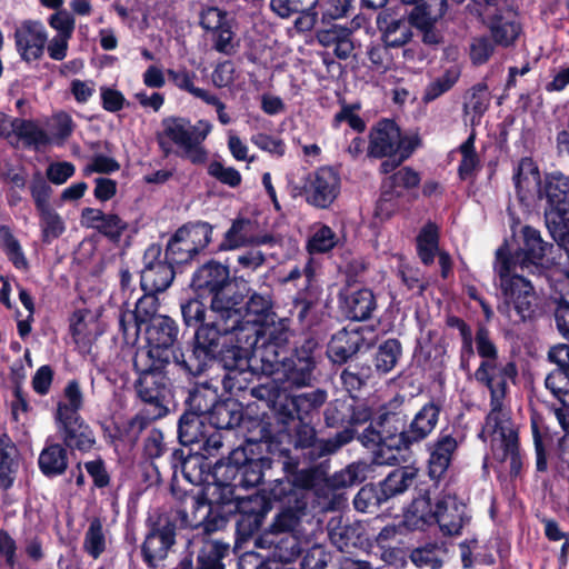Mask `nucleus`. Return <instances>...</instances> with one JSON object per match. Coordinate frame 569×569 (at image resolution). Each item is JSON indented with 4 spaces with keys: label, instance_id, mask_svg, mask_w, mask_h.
I'll use <instances>...</instances> for the list:
<instances>
[{
    "label": "nucleus",
    "instance_id": "obj_1",
    "mask_svg": "<svg viewBox=\"0 0 569 569\" xmlns=\"http://www.w3.org/2000/svg\"><path fill=\"white\" fill-rule=\"evenodd\" d=\"M476 349L482 361L475 372V379L485 385L491 395V409L481 436L485 439L490 438L495 459L500 462L509 461L510 473L517 476L521 469L518 432L503 409L508 382L516 378L517 368L513 362L498 360L497 348L485 328H479L476 333Z\"/></svg>",
    "mask_w": 569,
    "mask_h": 569
},
{
    "label": "nucleus",
    "instance_id": "obj_2",
    "mask_svg": "<svg viewBox=\"0 0 569 569\" xmlns=\"http://www.w3.org/2000/svg\"><path fill=\"white\" fill-rule=\"evenodd\" d=\"M495 271L501 290L498 311L512 322L531 318L537 301L536 292L531 283L517 273L516 262L508 258L503 248L497 250Z\"/></svg>",
    "mask_w": 569,
    "mask_h": 569
},
{
    "label": "nucleus",
    "instance_id": "obj_3",
    "mask_svg": "<svg viewBox=\"0 0 569 569\" xmlns=\"http://www.w3.org/2000/svg\"><path fill=\"white\" fill-rule=\"evenodd\" d=\"M495 271L501 290L498 311L512 322L531 318L537 301L536 292L531 283L517 273L516 262L508 258L503 248L497 250Z\"/></svg>",
    "mask_w": 569,
    "mask_h": 569
},
{
    "label": "nucleus",
    "instance_id": "obj_4",
    "mask_svg": "<svg viewBox=\"0 0 569 569\" xmlns=\"http://www.w3.org/2000/svg\"><path fill=\"white\" fill-rule=\"evenodd\" d=\"M284 346L254 342L252 337L243 335L237 338V345L223 353L224 366L229 370H242L248 366V357L261 362V370L266 375L273 373L282 361L281 355Z\"/></svg>",
    "mask_w": 569,
    "mask_h": 569
},
{
    "label": "nucleus",
    "instance_id": "obj_5",
    "mask_svg": "<svg viewBox=\"0 0 569 569\" xmlns=\"http://www.w3.org/2000/svg\"><path fill=\"white\" fill-rule=\"evenodd\" d=\"M212 227L202 222L177 230L167 246V259L170 263H184L190 261L200 250L211 241Z\"/></svg>",
    "mask_w": 569,
    "mask_h": 569
},
{
    "label": "nucleus",
    "instance_id": "obj_6",
    "mask_svg": "<svg viewBox=\"0 0 569 569\" xmlns=\"http://www.w3.org/2000/svg\"><path fill=\"white\" fill-rule=\"evenodd\" d=\"M417 146L413 138H402L397 124L385 120L370 133L369 153L372 157L381 158L399 154V160H406Z\"/></svg>",
    "mask_w": 569,
    "mask_h": 569
},
{
    "label": "nucleus",
    "instance_id": "obj_7",
    "mask_svg": "<svg viewBox=\"0 0 569 569\" xmlns=\"http://www.w3.org/2000/svg\"><path fill=\"white\" fill-rule=\"evenodd\" d=\"M177 336L178 327L171 318L162 315L153 318L147 329V340L151 357H156L167 363L171 360L178 363H187L183 355L173 349Z\"/></svg>",
    "mask_w": 569,
    "mask_h": 569
},
{
    "label": "nucleus",
    "instance_id": "obj_8",
    "mask_svg": "<svg viewBox=\"0 0 569 569\" xmlns=\"http://www.w3.org/2000/svg\"><path fill=\"white\" fill-rule=\"evenodd\" d=\"M223 323L219 320L211 318L209 321L202 323L196 331L194 346L191 359L196 361L194 365L184 363L190 370L201 372L204 367L211 361L219 349L220 340L229 335H234L237 338L238 331H224Z\"/></svg>",
    "mask_w": 569,
    "mask_h": 569
},
{
    "label": "nucleus",
    "instance_id": "obj_9",
    "mask_svg": "<svg viewBox=\"0 0 569 569\" xmlns=\"http://www.w3.org/2000/svg\"><path fill=\"white\" fill-rule=\"evenodd\" d=\"M302 190L307 203L327 209L340 193V177L332 168L322 167L305 178Z\"/></svg>",
    "mask_w": 569,
    "mask_h": 569
},
{
    "label": "nucleus",
    "instance_id": "obj_10",
    "mask_svg": "<svg viewBox=\"0 0 569 569\" xmlns=\"http://www.w3.org/2000/svg\"><path fill=\"white\" fill-rule=\"evenodd\" d=\"M243 295L237 292L230 286L213 295L209 310V319L214 318L222 322V330L224 331H238V338L241 337L240 328L243 318Z\"/></svg>",
    "mask_w": 569,
    "mask_h": 569
},
{
    "label": "nucleus",
    "instance_id": "obj_11",
    "mask_svg": "<svg viewBox=\"0 0 569 569\" xmlns=\"http://www.w3.org/2000/svg\"><path fill=\"white\" fill-rule=\"evenodd\" d=\"M16 49L20 58L26 62L41 59L48 42V32L42 22L24 20L14 31Z\"/></svg>",
    "mask_w": 569,
    "mask_h": 569
},
{
    "label": "nucleus",
    "instance_id": "obj_12",
    "mask_svg": "<svg viewBox=\"0 0 569 569\" xmlns=\"http://www.w3.org/2000/svg\"><path fill=\"white\" fill-rule=\"evenodd\" d=\"M160 254L161 248L157 244H151L144 252V268L141 271V288L144 292L164 291L174 278L171 266L161 261Z\"/></svg>",
    "mask_w": 569,
    "mask_h": 569
},
{
    "label": "nucleus",
    "instance_id": "obj_13",
    "mask_svg": "<svg viewBox=\"0 0 569 569\" xmlns=\"http://www.w3.org/2000/svg\"><path fill=\"white\" fill-rule=\"evenodd\" d=\"M161 126L162 132L159 134L161 146H164L162 139L168 138L179 148L193 139L206 140L212 129V124L206 120H199L196 124H192L188 119L180 117L164 118Z\"/></svg>",
    "mask_w": 569,
    "mask_h": 569
},
{
    "label": "nucleus",
    "instance_id": "obj_14",
    "mask_svg": "<svg viewBox=\"0 0 569 569\" xmlns=\"http://www.w3.org/2000/svg\"><path fill=\"white\" fill-rule=\"evenodd\" d=\"M549 203L547 216L555 214L559 222H569V178L556 172L546 177L543 188L539 190Z\"/></svg>",
    "mask_w": 569,
    "mask_h": 569
},
{
    "label": "nucleus",
    "instance_id": "obj_15",
    "mask_svg": "<svg viewBox=\"0 0 569 569\" xmlns=\"http://www.w3.org/2000/svg\"><path fill=\"white\" fill-rule=\"evenodd\" d=\"M467 521L466 506L446 493L436 503V522L446 535H458Z\"/></svg>",
    "mask_w": 569,
    "mask_h": 569
},
{
    "label": "nucleus",
    "instance_id": "obj_16",
    "mask_svg": "<svg viewBox=\"0 0 569 569\" xmlns=\"http://www.w3.org/2000/svg\"><path fill=\"white\" fill-rule=\"evenodd\" d=\"M439 417V408L433 403L425 405L415 416L409 429L392 438L393 442L408 446L410 442L425 439L435 429Z\"/></svg>",
    "mask_w": 569,
    "mask_h": 569
},
{
    "label": "nucleus",
    "instance_id": "obj_17",
    "mask_svg": "<svg viewBox=\"0 0 569 569\" xmlns=\"http://www.w3.org/2000/svg\"><path fill=\"white\" fill-rule=\"evenodd\" d=\"M269 241L268 237L254 234V224L246 218H238L232 221L231 227L226 231L219 250L231 251L250 244H262Z\"/></svg>",
    "mask_w": 569,
    "mask_h": 569
},
{
    "label": "nucleus",
    "instance_id": "obj_18",
    "mask_svg": "<svg viewBox=\"0 0 569 569\" xmlns=\"http://www.w3.org/2000/svg\"><path fill=\"white\" fill-rule=\"evenodd\" d=\"M382 432L369 427L360 436V440L368 448H377L375 457L377 463L396 465L399 461L400 442H393L392 438H398V436L387 437Z\"/></svg>",
    "mask_w": 569,
    "mask_h": 569
},
{
    "label": "nucleus",
    "instance_id": "obj_19",
    "mask_svg": "<svg viewBox=\"0 0 569 569\" xmlns=\"http://www.w3.org/2000/svg\"><path fill=\"white\" fill-rule=\"evenodd\" d=\"M242 331H248L247 335L252 337L254 342H268L284 347L290 336L289 320L277 315L271 316V318L257 327L243 328Z\"/></svg>",
    "mask_w": 569,
    "mask_h": 569
},
{
    "label": "nucleus",
    "instance_id": "obj_20",
    "mask_svg": "<svg viewBox=\"0 0 569 569\" xmlns=\"http://www.w3.org/2000/svg\"><path fill=\"white\" fill-rule=\"evenodd\" d=\"M192 286L196 290L216 295L229 284V269L222 263L210 261L203 264L193 276Z\"/></svg>",
    "mask_w": 569,
    "mask_h": 569
},
{
    "label": "nucleus",
    "instance_id": "obj_21",
    "mask_svg": "<svg viewBox=\"0 0 569 569\" xmlns=\"http://www.w3.org/2000/svg\"><path fill=\"white\" fill-rule=\"evenodd\" d=\"M234 487L236 485L217 481L211 487V496L214 497L217 503L232 505L233 508L229 512L254 513L257 519V507L260 506L261 499L259 497H237L234 495Z\"/></svg>",
    "mask_w": 569,
    "mask_h": 569
},
{
    "label": "nucleus",
    "instance_id": "obj_22",
    "mask_svg": "<svg viewBox=\"0 0 569 569\" xmlns=\"http://www.w3.org/2000/svg\"><path fill=\"white\" fill-rule=\"evenodd\" d=\"M525 238V247L521 252L515 257L508 258L516 262L517 269L523 270L529 266H537L539 261L545 257L548 243L543 242L539 231L531 227H525L522 229Z\"/></svg>",
    "mask_w": 569,
    "mask_h": 569
},
{
    "label": "nucleus",
    "instance_id": "obj_23",
    "mask_svg": "<svg viewBox=\"0 0 569 569\" xmlns=\"http://www.w3.org/2000/svg\"><path fill=\"white\" fill-rule=\"evenodd\" d=\"M167 388V378L159 370L143 371L136 382L138 396L144 402L161 406Z\"/></svg>",
    "mask_w": 569,
    "mask_h": 569
},
{
    "label": "nucleus",
    "instance_id": "obj_24",
    "mask_svg": "<svg viewBox=\"0 0 569 569\" xmlns=\"http://www.w3.org/2000/svg\"><path fill=\"white\" fill-rule=\"evenodd\" d=\"M58 423L61 438L67 447L86 451L94 443L92 431L80 418L60 420Z\"/></svg>",
    "mask_w": 569,
    "mask_h": 569
},
{
    "label": "nucleus",
    "instance_id": "obj_25",
    "mask_svg": "<svg viewBox=\"0 0 569 569\" xmlns=\"http://www.w3.org/2000/svg\"><path fill=\"white\" fill-rule=\"evenodd\" d=\"M174 542V532L170 527L150 532L142 546L144 560L151 567H156L157 562L162 560Z\"/></svg>",
    "mask_w": 569,
    "mask_h": 569
},
{
    "label": "nucleus",
    "instance_id": "obj_26",
    "mask_svg": "<svg viewBox=\"0 0 569 569\" xmlns=\"http://www.w3.org/2000/svg\"><path fill=\"white\" fill-rule=\"evenodd\" d=\"M274 315L272 302L268 295L252 293L249 300L244 302L243 318L240 328L241 337L248 333V331H242L243 328L257 327Z\"/></svg>",
    "mask_w": 569,
    "mask_h": 569
},
{
    "label": "nucleus",
    "instance_id": "obj_27",
    "mask_svg": "<svg viewBox=\"0 0 569 569\" xmlns=\"http://www.w3.org/2000/svg\"><path fill=\"white\" fill-rule=\"evenodd\" d=\"M457 447V440L450 435H443L435 442L429 458L431 478H440L447 471Z\"/></svg>",
    "mask_w": 569,
    "mask_h": 569
},
{
    "label": "nucleus",
    "instance_id": "obj_28",
    "mask_svg": "<svg viewBox=\"0 0 569 569\" xmlns=\"http://www.w3.org/2000/svg\"><path fill=\"white\" fill-rule=\"evenodd\" d=\"M377 308L373 292L369 289H359L345 297L343 309L346 315L357 321L367 320Z\"/></svg>",
    "mask_w": 569,
    "mask_h": 569
},
{
    "label": "nucleus",
    "instance_id": "obj_29",
    "mask_svg": "<svg viewBox=\"0 0 569 569\" xmlns=\"http://www.w3.org/2000/svg\"><path fill=\"white\" fill-rule=\"evenodd\" d=\"M19 468V453L16 445L2 433L0 437V486L9 489Z\"/></svg>",
    "mask_w": 569,
    "mask_h": 569
},
{
    "label": "nucleus",
    "instance_id": "obj_30",
    "mask_svg": "<svg viewBox=\"0 0 569 569\" xmlns=\"http://www.w3.org/2000/svg\"><path fill=\"white\" fill-rule=\"evenodd\" d=\"M267 468H270V460L267 458H260L249 460L238 468L234 466H227L226 471L232 476L238 473V485L242 488H253L261 483L264 469Z\"/></svg>",
    "mask_w": 569,
    "mask_h": 569
},
{
    "label": "nucleus",
    "instance_id": "obj_31",
    "mask_svg": "<svg viewBox=\"0 0 569 569\" xmlns=\"http://www.w3.org/2000/svg\"><path fill=\"white\" fill-rule=\"evenodd\" d=\"M419 182L418 172L410 168H402L383 182L381 199L389 201L395 197H400L405 189L416 188Z\"/></svg>",
    "mask_w": 569,
    "mask_h": 569
},
{
    "label": "nucleus",
    "instance_id": "obj_32",
    "mask_svg": "<svg viewBox=\"0 0 569 569\" xmlns=\"http://www.w3.org/2000/svg\"><path fill=\"white\" fill-rule=\"evenodd\" d=\"M379 29L382 32V40L386 47L398 48L405 46L412 37L410 26L400 19L378 20Z\"/></svg>",
    "mask_w": 569,
    "mask_h": 569
},
{
    "label": "nucleus",
    "instance_id": "obj_33",
    "mask_svg": "<svg viewBox=\"0 0 569 569\" xmlns=\"http://www.w3.org/2000/svg\"><path fill=\"white\" fill-rule=\"evenodd\" d=\"M39 467L46 476L62 475L68 467L66 450L57 443L47 446L39 456Z\"/></svg>",
    "mask_w": 569,
    "mask_h": 569
},
{
    "label": "nucleus",
    "instance_id": "obj_34",
    "mask_svg": "<svg viewBox=\"0 0 569 569\" xmlns=\"http://www.w3.org/2000/svg\"><path fill=\"white\" fill-rule=\"evenodd\" d=\"M263 541L270 547H273V556L281 562H291L301 552L299 539L293 533H286L284 536L274 537L264 535Z\"/></svg>",
    "mask_w": 569,
    "mask_h": 569
},
{
    "label": "nucleus",
    "instance_id": "obj_35",
    "mask_svg": "<svg viewBox=\"0 0 569 569\" xmlns=\"http://www.w3.org/2000/svg\"><path fill=\"white\" fill-rule=\"evenodd\" d=\"M83 405V395L77 381H70L64 388V399L58 403L56 419L70 420L79 418L78 411Z\"/></svg>",
    "mask_w": 569,
    "mask_h": 569
},
{
    "label": "nucleus",
    "instance_id": "obj_36",
    "mask_svg": "<svg viewBox=\"0 0 569 569\" xmlns=\"http://www.w3.org/2000/svg\"><path fill=\"white\" fill-rule=\"evenodd\" d=\"M436 521V509L432 511L428 497L415 499L405 515V525L410 529H421L431 521Z\"/></svg>",
    "mask_w": 569,
    "mask_h": 569
},
{
    "label": "nucleus",
    "instance_id": "obj_37",
    "mask_svg": "<svg viewBox=\"0 0 569 569\" xmlns=\"http://www.w3.org/2000/svg\"><path fill=\"white\" fill-rule=\"evenodd\" d=\"M361 340L358 331L341 330L332 338L330 352L333 353L338 360L345 361L359 350Z\"/></svg>",
    "mask_w": 569,
    "mask_h": 569
},
{
    "label": "nucleus",
    "instance_id": "obj_38",
    "mask_svg": "<svg viewBox=\"0 0 569 569\" xmlns=\"http://www.w3.org/2000/svg\"><path fill=\"white\" fill-rule=\"evenodd\" d=\"M515 183L518 193L525 197V193L536 190L540 184V174L536 163L529 159L523 158L518 164V171L515 174Z\"/></svg>",
    "mask_w": 569,
    "mask_h": 569
},
{
    "label": "nucleus",
    "instance_id": "obj_39",
    "mask_svg": "<svg viewBox=\"0 0 569 569\" xmlns=\"http://www.w3.org/2000/svg\"><path fill=\"white\" fill-rule=\"evenodd\" d=\"M158 303L157 298L154 297V293L146 292V295L140 298L136 303V309L132 313L122 315L120 318V326L123 330V332L127 331V317H133L136 325L140 326L141 323H146L150 321L152 322V319L158 317L157 313Z\"/></svg>",
    "mask_w": 569,
    "mask_h": 569
},
{
    "label": "nucleus",
    "instance_id": "obj_40",
    "mask_svg": "<svg viewBox=\"0 0 569 569\" xmlns=\"http://www.w3.org/2000/svg\"><path fill=\"white\" fill-rule=\"evenodd\" d=\"M495 42L508 47L515 42L520 33L519 24L508 18L496 16L489 24Z\"/></svg>",
    "mask_w": 569,
    "mask_h": 569
},
{
    "label": "nucleus",
    "instance_id": "obj_41",
    "mask_svg": "<svg viewBox=\"0 0 569 569\" xmlns=\"http://www.w3.org/2000/svg\"><path fill=\"white\" fill-rule=\"evenodd\" d=\"M418 254L425 264L433 262L436 253L438 251V230L432 223H429L422 228L417 238Z\"/></svg>",
    "mask_w": 569,
    "mask_h": 569
},
{
    "label": "nucleus",
    "instance_id": "obj_42",
    "mask_svg": "<svg viewBox=\"0 0 569 569\" xmlns=\"http://www.w3.org/2000/svg\"><path fill=\"white\" fill-rule=\"evenodd\" d=\"M229 546L219 541H206L199 552L200 569H223L222 558L228 553Z\"/></svg>",
    "mask_w": 569,
    "mask_h": 569
},
{
    "label": "nucleus",
    "instance_id": "obj_43",
    "mask_svg": "<svg viewBox=\"0 0 569 569\" xmlns=\"http://www.w3.org/2000/svg\"><path fill=\"white\" fill-rule=\"evenodd\" d=\"M439 10L432 11L430 7L423 9L421 18L418 14H412L413 21L417 27L423 30L422 41L428 44H437L440 42L439 33L431 27V24L442 16L443 7L447 4V0H439Z\"/></svg>",
    "mask_w": 569,
    "mask_h": 569
},
{
    "label": "nucleus",
    "instance_id": "obj_44",
    "mask_svg": "<svg viewBox=\"0 0 569 569\" xmlns=\"http://www.w3.org/2000/svg\"><path fill=\"white\" fill-rule=\"evenodd\" d=\"M190 506L193 509V517L191 519H188V518L184 519V522L188 526L198 527L200 525H203L204 529L207 531L214 530V529H218V528L224 526V523H226L224 518H218L214 521V525L209 519L211 507L208 502H206L203 500L196 499V498H191Z\"/></svg>",
    "mask_w": 569,
    "mask_h": 569
},
{
    "label": "nucleus",
    "instance_id": "obj_45",
    "mask_svg": "<svg viewBox=\"0 0 569 569\" xmlns=\"http://www.w3.org/2000/svg\"><path fill=\"white\" fill-rule=\"evenodd\" d=\"M0 244L16 268L27 269L28 261L22 248L7 226H0Z\"/></svg>",
    "mask_w": 569,
    "mask_h": 569
},
{
    "label": "nucleus",
    "instance_id": "obj_46",
    "mask_svg": "<svg viewBox=\"0 0 569 569\" xmlns=\"http://www.w3.org/2000/svg\"><path fill=\"white\" fill-rule=\"evenodd\" d=\"M39 216L43 242L50 243L64 232V222L53 209H43Z\"/></svg>",
    "mask_w": 569,
    "mask_h": 569
},
{
    "label": "nucleus",
    "instance_id": "obj_47",
    "mask_svg": "<svg viewBox=\"0 0 569 569\" xmlns=\"http://www.w3.org/2000/svg\"><path fill=\"white\" fill-rule=\"evenodd\" d=\"M416 476L417 472L413 468L397 469L386 478L382 490L390 496L401 493L413 483Z\"/></svg>",
    "mask_w": 569,
    "mask_h": 569
},
{
    "label": "nucleus",
    "instance_id": "obj_48",
    "mask_svg": "<svg viewBox=\"0 0 569 569\" xmlns=\"http://www.w3.org/2000/svg\"><path fill=\"white\" fill-rule=\"evenodd\" d=\"M546 388L563 405L569 407V371L557 369L545 380Z\"/></svg>",
    "mask_w": 569,
    "mask_h": 569
},
{
    "label": "nucleus",
    "instance_id": "obj_49",
    "mask_svg": "<svg viewBox=\"0 0 569 569\" xmlns=\"http://www.w3.org/2000/svg\"><path fill=\"white\" fill-rule=\"evenodd\" d=\"M337 243L336 233L328 226H317L308 240L310 253H321L331 250Z\"/></svg>",
    "mask_w": 569,
    "mask_h": 569
},
{
    "label": "nucleus",
    "instance_id": "obj_50",
    "mask_svg": "<svg viewBox=\"0 0 569 569\" xmlns=\"http://www.w3.org/2000/svg\"><path fill=\"white\" fill-rule=\"evenodd\" d=\"M93 327V317L89 312L79 310L73 313L71 331L77 343L90 341L94 336Z\"/></svg>",
    "mask_w": 569,
    "mask_h": 569
},
{
    "label": "nucleus",
    "instance_id": "obj_51",
    "mask_svg": "<svg viewBox=\"0 0 569 569\" xmlns=\"http://www.w3.org/2000/svg\"><path fill=\"white\" fill-rule=\"evenodd\" d=\"M84 549L93 558H98L106 549V537L100 519L94 518L86 532Z\"/></svg>",
    "mask_w": 569,
    "mask_h": 569
},
{
    "label": "nucleus",
    "instance_id": "obj_52",
    "mask_svg": "<svg viewBox=\"0 0 569 569\" xmlns=\"http://www.w3.org/2000/svg\"><path fill=\"white\" fill-rule=\"evenodd\" d=\"M460 77L458 68L448 69L443 74L432 81L426 89L423 99L432 101L450 90Z\"/></svg>",
    "mask_w": 569,
    "mask_h": 569
},
{
    "label": "nucleus",
    "instance_id": "obj_53",
    "mask_svg": "<svg viewBox=\"0 0 569 569\" xmlns=\"http://www.w3.org/2000/svg\"><path fill=\"white\" fill-rule=\"evenodd\" d=\"M401 353V346L395 339L385 341L376 356V367L382 372H389L397 363Z\"/></svg>",
    "mask_w": 569,
    "mask_h": 569
},
{
    "label": "nucleus",
    "instance_id": "obj_54",
    "mask_svg": "<svg viewBox=\"0 0 569 569\" xmlns=\"http://www.w3.org/2000/svg\"><path fill=\"white\" fill-rule=\"evenodd\" d=\"M213 49L220 53L230 56L237 51L238 43L234 40L232 22L224 24L221 29L211 32Z\"/></svg>",
    "mask_w": 569,
    "mask_h": 569
},
{
    "label": "nucleus",
    "instance_id": "obj_55",
    "mask_svg": "<svg viewBox=\"0 0 569 569\" xmlns=\"http://www.w3.org/2000/svg\"><path fill=\"white\" fill-rule=\"evenodd\" d=\"M17 137L24 139L28 144L39 148L49 142V137L47 133L36 123L22 119H17Z\"/></svg>",
    "mask_w": 569,
    "mask_h": 569
},
{
    "label": "nucleus",
    "instance_id": "obj_56",
    "mask_svg": "<svg viewBox=\"0 0 569 569\" xmlns=\"http://www.w3.org/2000/svg\"><path fill=\"white\" fill-rule=\"evenodd\" d=\"M439 552L440 550L436 546H427L415 549L410 558L418 568L439 569L441 566Z\"/></svg>",
    "mask_w": 569,
    "mask_h": 569
},
{
    "label": "nucleus",
    "instance_id": "obj_57",
    "mask_svg": "<svg viewBox=\"0 0 569 569\" xmlns=\"http://www.w3.org/2000/svg\"><path fill=\"white\" fill-rule=\"evenodd\" d=\"M299 518L292 510H284L280 512L273 520L269 530L264 535L284 536L286 533H292V530L297 527Z\"/></svg>",
    "mask_w": 569,
    "mask_h": 569
},
{
    "label": "nucleus",
    "instance_id": "obj_58",
    "mask_svg": "<svg viewBox=\"0 0 569 569\" xmlns=\"http://www.w3.org/2000/svg\"><path fill=\"white\" fill-rule=\"evenodd\" d=\"M208 173L221 183L231 188H236L241 183L240 172L232 167L223 166L219 161H213L209 164Z\"/></svg>",
    "mask_w": 569,
    "mask_h": 569
},
{
    "label": "nucleus",
    "instance_id": "obj_59",
    "mask_svg": "<svg viewBox=\"0 0 569 569\" xmlns=\"http://www.w3.org/2000/svg\"><path fill=\"white\" fill-rule=\"evenodd\" d=\"M489 106V97L485 84H477L471 89L469 100L466 102V109L473 112V118H480Z\"/></svg>",
    "mask_w": 569,
    "mask_h": 569
},
{
    "label": "nucleus",
    "instance_id": "obj_60",
    "mask_svg": "<svg viewBox=\"0 0 569 569\" xmlns=\"http://www.w3.org/2000/svg\"><path fill=\"white\" fill-rule=\"evenodd\" d=\"M229 22H231V20L228 19L227 12L216 7H209L207 9H203L200 14L201 27L210 32L217 29H221L222 27H224V24H228Z\"/></svg>",
    "mask_w": 569,
    "mask_h": 569
},
{
    "label": "nucleus",
    "instance_id": "obj_61",
    "mask_svg": "<svg viewBox=\"0 0 569 569\" xmlns=\"http://www.w3.org/2000/svg\"><path fill=\"white\" fill-rule=\"evenodd\" d=\"M181 312L184 322L188 326H194L197 323H204L209 321V311H207L204 305L199 300H190L182 306Z\"/></svg>",
    "mask_w": 569,
    "mask_h": 569
},
{
    "label": "nucleus",
    "instance_id": "obj_62",
    "mask_svg": "<svg viewBox=\"0 0 569 569\" xmlns=\"http://www.w3.org/2000/svg\"><path fill=\"white\" fill-rule=\"evenodd\" d=\"M127 228L128 223L123 221L118 214L107 213L102 224L99 226V232L108 237L110 240L117 242L120 240Z\"/></svg>",
    "mask_w": 569,
    "mask_h": 569
},
{
    "label": "nucleus",
    "instance_id": "obj_63",
    "mask_svg": "<svg viewBox=\"0 0 569 569\" xmlns=\"http://www.w3.org/2000/svg\"><path fill=\"white\" fill-rule=\"evenodd\" d=\"M48 23L53 30H56L57 36L71 38L73 34L76 21L74 18L66 10H60L51 14Z\"/></svg>",
    "mask_w": 569,
    "mask_h": 569
},
{
    "label": "nucleus",
    "instance_id": "obj_64",
    "mask_svg": "<svg viewBox=\"0 0 569 569\" xmlns=\"http://www.w3.org/2000/svg\"><path fill=\"white\" fill-rule=\"evenodd\" d=\"M493 44L486 37L473 38L470 43V59L473 64H483L493 53Z\"/></svg>",
    "mask_w": 569,
    "mask_h": 569
}]
</instances>
